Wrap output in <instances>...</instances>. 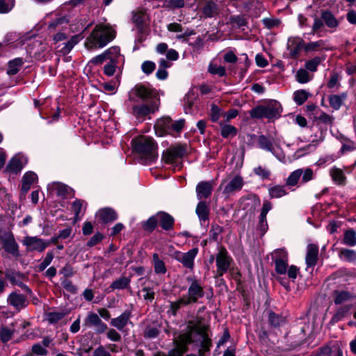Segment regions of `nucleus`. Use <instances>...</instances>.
I'll use <instances>...</instances> for the list:
<instances>
[{
  "label": "nucleus",
  "mask_w": 356,
  "mask_h": 356,
  "mask_svg": "<svg viewBox=\"0 0 356 356\" xmlns=\"http://www.w3.org/2000/svg\"><path fill=\"white\" fill-rule=\"evenodd\" d=\"M194 342L200 343L204 351L209 350L211 343L204 327L197 325L189 327L186 333L180 334L175 341V346L170 351V356H182L188 350L187 346Z\"/></svg>",
  "instance_id": "1"
},
{
  "label": "nucleus",
  "mask_w": 356,
  "mask_h": 356,
  "mask_svg": "<svg viewBox=\"0 0 356 356\" xmlns=\"http://www.w3.org/2000/svg\"><path fill=\"white\" fill-rule=\"evenodd\" d=\"M115 38V31L107 24H97L86 38L85 47L89 49L103 48Z\"/></svg>",
  "instance_id": "2"
},
{
  "label": "nucleus",
  "mask_w": 356,
  "mask_h": 356,
  "mask_svg": "<svg viewBox=\"0 0 356 356\" xmlns=\"http://www.w3.org/2000/svg\"><path fill=\"white\" fill-rule=\"evenodd\" d=\"M134 151L142 159L152 162L158 157L157 145L153 138L141 136L132 140Z\"/></svg>",
  "instance_id": "3"
},
{
  "label": "nucleus",
  "mask_w": 356,
  "mask_h": 356,
  "mask_svg": "<svg viewBox=\"0 0 356 356\" xmlns=\"http://www.w3.org/2000/svg\"><path fill=\"white\" fill-rule=\"evenodd\" d=\"M314 179V172L311 168H300L292 172L287 177L285 186L293 191L299 181L305 184Z\"/></svg>",
  "instance_id": "4"
},
{
  "label": "nucleus",
  "mask_w": 356,
  "mask_h": 356,
  "mask_svg": "<svg viewBox=\"0 0 356 356\" xmlns=\"http://www.w3.org/2000/svg\"><path fill=\"white\" fill-rule=\"evenodd\" d=\"M186 280L190 283L187 294L183 296L186 303L189 305L197 302L200 298L204 296V289L200 282L194 277H187Z\"/></svg>",
  "instance_id": "5"
},
{
  "label": "nucleus",
  "mask_w": 356,
  "mask_h": 356,
  "mask_svg": "<svg viewBox=\"0 0 356 356\" xmlns=\"http://www.w3.org/2000/svg\"><path fill=\"white\" fill-rule=\"evenodd\" d=\"M159 106V99H151L149 102H143V104L134 106L131 113L138 119L144 118L158 111Z\"/></svg>",
  "instance_id": "6"
},
{
  "label": "nucleus",
  "mask_w": 356,
  "mask_h": 356,
  "mask_svg": "<svg viewBox=\"0 0 356 356\" xmlns=\"http://www.w3.org/2000/svg\"><path fill=\"white\" fill-rule=\"evenodd\" d=\"M257 142L261 149L271 152L281 162H285V156L282 150L272 140L261 135L259 136Z\"/></svg>",
  "instance_id": "7"
},
{
  "label": "nucleus",
  "mask_w": 356,
  "mask_h": 356,
  "mask_svg": "<svg viewBox=\"0 0 356 356\" xmlns=\"http://www.w3.org/2000/svg\"><path fill=\"white\" fill-rule=\"evenodd\" d=\"M186 145H176L170 146L163 152L162 161L165 163L173 164L186 154Z\"/></svg>",
  "instance_id": "8"
},
{
  "label": "nucleus",
  "mask_w": 356,
  "mask_h": 356,
  "mask_svg": "<svg viewBox=\"0 0 356 356\" xmlns=\"http://www.w3.org/2000/svg\"><path fill=\"white\" fill-rule=\"evenodd\" d=\"M0 240L2 243V247L6 252L15 257H17L20 255L19 251V245L16 242L14 235L12 232H3L0 236Z\"/></svg>",
  "instance_id": "9"
},
{
  "label": "nucleus",
  "mask_w": 356,
  "mask_h": 356,
  "mask_svg": "<svg viewBox=\"0 0 356 356\" xmlns=\"http://www.w3.org/2000/svg\"><path fill=\"white\" fill-rule=\"evenodd\" d=\"M232 259L225 248H220L216 255L217 275L222 276L229 268Z\"/></svg>",
  "instance_id": "10"
},
{
  "label": "nucleus",
  "mask_w": 356,
  "mask_h": 356,
  "mask_svg": "<svg viewBox=\"0 0 356 356\" xmlns=\"http://www.w3.org/2000/svg\"><path fill=\"white\" fill-rule=\"evenodd\" d=\"M83 326L86 327H94L97 334H102L108 330L107 325L102 321L97 314L92 312L87 314L83 321Z\"/></svg>",
  "instance_id": "11"
},
{
  "label": "nucleus",
  "mask_w": 356,
  "mask_h": 356,
  "mask_svg": "<svg viewBox=\"0 0 356 356\" xmlns=\"http://www.w3.org/2000/svg\"><path fill=\"white\" fill-rule=\"evenodd\" d=\"M7 303L17 312H20L28 306L29 301L25 295L15 290L8 296Z\"/></svg>",
  "instance_id": "12"
},
{
  "label": "nucleus",
  "mask_w": 356,
  "mask_h": 356,
  "mask_svg": "<svg viewBox=\"0 0 356 356\" xmlns=\"http://www.w3.org/2000/svg\"><path fill=\"white\" fill-rule=\"evenodd\" d=\"M29 251L43 252L49 245V242H47L42 238L37 236H26L22 241Z\"/></svg>",
  "instance_id": "13"
},
{
  "label": "nucleus",
  "mask_w": 356,
  "mask_h": 356,
  "mask_svg": "<svg viewBox=\"0 0 356 356\" xmlns=\"http://www.w3.org/2000/svg\"><path fill=\"white\" fill-rule=\"evenodd\" d=\"M243 186V178L241 176L236 175L227 184L222 181L219 186V190H222V193L229 196L236 191H240Z\"/></svg>",
  "instance_id": "14"
},
{
  "label": "nucleus",
  "mask_w": 356,
  "mask_h": 356,
  "mask_svg": "<svg viewBox=\"0 0 356 356\" xmlns=\"http://www.w3.org/2000/svg\"><path fill=\"white\" fill-rule=\"evenodd\" d=\"M197 253L198 249L197 248H194L188 250L187 252H177L175 259L179 262L181 263L184 267L192 270L194 267V259Z\"/></svg>",
  "instance_id": "15"
},
{
  "label": "nucleus",
  "mask_w": 356,
  "mask_h": 356,
  "mask_svg": "<svg viewBox=\"0 0 356 356\" xmlns=\"http://www.w3.org/2000/svg\"><path fill=\"white\" fill-rule=\"evenodd\" d=\"M274 263L275 270L277 274L284 275L287 273V275L290 279L293 280L296 279L297 275L299 273V268L297 266L291 265L289 267V261H280Z\"/></svg>",
  "instance_id": "16"
},
{
  "label": "nucleus",
  "mask_w": 356,
  "mask_h": 356,
  "mask_svg": "<svg viewBox=\"0 0 356 356\" xmlns=\"http://www.w3.org/2000/svg\"><path fill=\"white\" fill-rule=\"evenodd\" d=\"M131 95H134L143 102H149L151 99H158L156 93L151 89L143 86L137 85L131 91L129 99H132Z\"/></svg>",
  "instance_id": "17"
},
{
  "label": "nucleus",
  "mask_w": 356,
  "mask_h": 356,
  "mask_svg": "<svg viewBox=\"0 0 356 356\" xmlns=\"http://www.w3.org/2000/svg\"><path fill=\"white\" fill-rule=\"evenodd\" d=\"M27 162L26 156L21 154H16L9 161L6 170L10 172L17 174L22 170Z\"/></svg>",
  "instance_id": "18"
},
{
  "label": "nucleus",
  "mask_w": 356,
  "mask_h": 356,
  "mask_svg": "<svg viewBox=\"0 0 356 356\" xmlns=\"http://www.w3.org/2000/svg\"><path fill=\"white\" fill-rule=\"evenodd\" d=\"M5 277L9 282L13 284L19 286L24 291H26L29 295L32 293V291L31 289L26 284L22 282L24 279V275L22 273L15 271H6L5 273Z\"/></svg>",
  "instance_id": "19"
},
{
  "label": "nucleus",
  "mask_w": 356,
  "mask_h": 356,
  "mask_svg": "<svg viewBox=\"0 0 356 356\" xmlns=\"http://www.w3.org/2000/svg\"><path fill=\"white\" fill-rule=\"evenodd\" d=\"M266 118L271 120L278 118L281 115L282 111L281 104L276 100H271L266 104L263 105Z\"/></svg>",
  "instance_id": "20"
},
{
  "label": "nucleus",
  "mask_w": 356,
  "mask_h": 356,
  "mask_svg": "<svg viewBox=\"0 0 356 356\" xmlns=\"http://www.w3.org/2000/svg\"><path fill=\"white\" fill-rule=\"evenodd\" d=\"M305 42L299 37H291L288 40L287 47L292 58H297L300 51L304 49Z\"/></svg>",
  "instance_id": "21"
},
{
  "label": "nucleus",
  "mask_w": 356,
  "mask_h": 356,
  "mask_svg": "<svg viewBox=\"0 0 356 356\" xmlns=\"http://www.w3.org/2000/svg\"><path fill=\"white\" fill-rule=\"evenodd\" d=\"M312 115L313 122L318 126L321 124L332 126L334 122V118L332 115L320 109L314 110Z\"/></svg>",
  "instance_id": "22"
},
{
  "label": "nucleus",
  "mask_w": 356,
  "mask_h": 356,
  "mask_svg": "<svg viewBox=\"0 0 356 356\" xmlns=\"http://www.w3.org/2000/svg\"><path fill=\"white\" fill-rule=\"evenodd\" d=\"M131 312L126 310L119 316L112 318L111 321V325L118 330H122L129 323H131Z\"/></svg>",
  "instance_id": "23"
},
{
  "label": "nucleus",
  "mask_w": 356,
  "mask_h": 356,
  "mask_svg": "<svg viewBox=\"0 0 356 356\" xmlns=\"http://www.w3.org/2000/svg\"><path fill=\"white\" fill-rule=\"evenodd\" d=\"M240 204L241 207L243 210L252 211L260 204V200L255 195H250L247 197H242L240 200Z\"/></svg>",
  "instance_id": "24"
},
{
  "label": "nucleus",
  "mask_w": 356,
  "mask_h": 356,
  "mask_svg": "<svg viewBox=\"0 0 356 356\" xmlns=\"http://www.w3.org/2000/svg\"><path fill=\"white\" fill-rule=\"evenodd\" d=\"M197 197L199 200L208 198L212 192V184L211 181H200L196 186Z\"/></svg>",
  "instance_id": "25"
},
{
  "label": "nucleus",
  "mask_w": 356,
  "mask_h": 356,
  "mask_svg": "<svg viewBox=\"0 0 356 356\" xmlns=\"http://www.w3.org/2000/svg\"><path fill=\"white\" fill-rule=\"evenodd\" d=\"M171 123V118L168 117L163 118L159 119L155 126V132L159 136H163L166 134H169L170 128Z\"/></svg>",
  "instance_id": "26"
},
{
  "label": "nucleus",
  "mask_w": 356,
  "mask_h": 356,
  "mask_svg": "<svg viewBox=\"0 0 356 356\" xmlns=\"http://www.w3.org/2000/svg\"><path fill=\"white\" fill-rule=\"evenodd\" d=\"M307 252L305 257V262L307 267H313L316 264L318 255V247L315 244H309L307 245Z\"/></svg>",
  "instance_id": "27"
},
{
  "label": "nucleus",
  "mask_w": 356,
  "mask_h": 356,
  "mask_svg": "<svg viewBox=\"0 0 356 356\" xmlns=\"http://www.w3.org/2000/svg\"><path fill=\"white\" fill-rule=\"evenodd\" d=\"M321 17L325 23V25L331 29V31H335L338 28L340 21L335 16L328 10L323 11Z\"/></svg>",
  "instance_id": "28"
},
{
  "label": "nucleus",
  "mask_w": 356,
  "mask_h": 356,
  "mask_svg": "<svg viewBox=\"0 0 356 356\" xmlns=\"http://www.w3.org/2000/svg\"><path fill=\"white\" fill-rule=\"evenodd\" d=\"M327 49L328 48L326 47V42L323 40L305 43L304 45V51L307 54L322 51Z\"/></svg>",
  "instance_id": "29"
},
{
  "label": "nucleus",
  "mask_w": 356,
  "mask_h": 356,
  "mask_svg": "<svg viewBox=\"0 0 356 356\" xmlns=\"http://www.w3.org/2000/svg\"><path fill=\"white\" fill-rule=\"evenodd\" d=\"M97 216L104 223L113 222L118 218L115 211L111 208H104L99 210Z\"/></svg>",
  "instance_id": "30"
},
{
  "label": "nucleus",
  "mask_w": 356,
  "mask_h": 356,
  "mask_svg": "<svg viewBox=\"0 0 356 356\" xmlns=\"http://www.w3.org/2000/svg\"><path fill=\"white\" fill-rule=\"evenodd\" d=\"M156 218L163 229L169 230L172 228L174 218L169 214L164 212H159L156 214Z\"/></svg>",
  "instance_id": "31"
},
{
  "label": "nucleus",
  "mask_w": 356,
  "mask_h": 356,
  "mask_svg": "<svg viewBox=\"0 0 356 356\" xmlns=\"http://www.w3.org/2000/svg\"><path fill=\"white\" fill-rule=\"evenodd\" d=\"M48 188L55 191L58 196L65 197L71 191L67 185L60 182H53L48 185Z\"/></svg>",
  "instance_id": "32"
},
{
  "label": "nucleus",
  "mask_w": 356,
  "mask_h": 356,
  "mask_svg": "<svg viewBox=\"0 0 356 356\" xmlns=\"http://www.w3.org/2000/svg\"><path fill=\"white\" fill-rule=\"evenodd\" d=\"M333 296L334 302L336 305L346 303L353 298V296L351 293L345 291H334Z\"/></svg>",
  "instance_id": "33"
},
{
  "label": "nucleus",
  "mask_w": 356,
  "mask_h": 356,
  "mask_svg": "<svg viewBox=\"0 0 356 356\" xmlns=\"http://www.w3.org/2000/svg\"><path fill=\"white\" fill-rule=\"evenodd\" d=\"M330 175L335 184L338 185L345 184L346 176L341 169L333 167L330 170Z\"/></svg>",
  "instance_id": "34"
},
{
  "label": "nucleus",
  "mask_w": 356,
  "mask_h": 356,
  "mask_svg": "<svg viewBox=\"0 0 356 356\" xmlns=\"http://www.w3.org/2000/svg\"><path fill=\"white\" fill-rule=\"evenodd\" d=\"M145 13L143 12L133 13L132 21L133 23L135 24L137 31L139 33H143L145 32Z\"/></svg>",
  "instance_id": "35"
},
{
  "label": "nucleus",
  "mask_w": 356,
  "mask_h": 356,
  "mask_svg": "<svg viewBox=\"0 0 356 356\" xmlns=\"http://www.w3.org/2000/svg\"><path fill=\"white\" fill-rule=\"evenodd\" d=\"M131 277H120L116 280L113 281L110 285L112 290L115 289H128L130 286Z\"/></svg>",
  "instance_id": "36"
},
{
  "label": "nucleus",
  "mask_w": 356,
  "mask_h": 356,
  "mask_svg": "<svg viewBox=\"0 0 356 356\" xmlns=\"http://www.w3.org/2000/svg\"><path fill=\"white\" fill-rule=\"evenodd\" d=\"M83 38V36L81 34H77L72 36L67 42L64 43V47L61 49L60 51L63 54H68Z\"/></svg>",
  "instance_id": "37"
},
{
  "label": "nucleus",
  "mask_w": 356,
  "mask_h": 356,
  "mask_svg": "<svg viewBox=\"0 0 356 356\" xmlns=\"http://www.w3.org/2000/svg\"><path fill=\"white\" fill-rule=\"evenodd\" d=\"M346 97L347 95L344 92L341 95H332L329 97V104L333 109L337 111L341 108Z\"/></svg>",
  "instance_id": "38"
},
{
  "label": "nucleus",
  "mask_w": 356,
  "mask_h": 356,
  "mask_svg": "<svg viewBox=\"0 0 356 356\" xmlns=\"http://www.w3.org/2000/svg\"><path fill=\"white\" fill-rule=\"evenodd\" d=\"M195 211L201 221H206L208 220L209 208L204 201H200L197 205Z\"/></svg>",
  "instance_id": "39"
},
{
  "label": "nucleus",
  "mask_w": 356,
  "mask_h": 356,
  "mask_svg": "<svg viewBox=\"0 0 356 356\" xmlns=\"http://www.w3.org/2000/svg\"><path fill=\"white\" fill-rule=\"evenodd\" d=\"M152 257L154 272L156 274H165L167 270L163 261L160 259L157 253H154Z\"/></svg>",
  "instance_id": "40"
},
{
  "label": "nucleus",
  "mask_w": 356,
  "mask_h": 356,
  "mask_svg": "<svg viewBox=\"0 0 356 356\" xmlns=\"http://www.w3.org/2000/svg\"><path fill=\"white\" fill-rule=\"evenodd\" d=\"M286 186L275 185L268 189V194L270 198H280L287 194Z\"/></svg>",
  "instance_id": "41"
},
{
  "label": "nucleus",
  "mask_w": 356,
  "mask_h": 356,
  "mask_svg": "<svg viewBox=\"0 0 356 356\" xmlns=\"http://www.w3.org/2000/svg\"><path fill=\"white\" fill-rule=\"evenodd\" d=\"M24 63L23 59L21 58H15L8 63V68L7 73L9 75L16 74L20 70Z\"/></svg>",
  "instance_id": "42"
},
{
  "label": "nucleus",
  "mask_w": 356,
  "mask_h": 356,
  "mask_svg": "<svg viewBox=\"0 0 356 356\" xmlns=\"http://www.w3.org/2000/svg\"><path fill=\"white\" fill-rule=\"evenodd\" d=\"M272 259L274 262L289 261L288 252L284 248L274 250L272 254Z\"/></svg>",
  "instance_id": "43"
},
{
  "label": "nucleus",
  "mask_w": 356,
  "mask_h": 356,
  "mask_svg": "<svg viewBox=\"0 0 356 356\" xmlns=\"http://www.w3.org/2000/svg\"><path fill=\"white\" fill-rule=\"evenodd\" d=\"M220 134L225 138H233L237 134V129L230 124H220Z\"/></svg>",
  "instance_id": "44"
},
{
  "label": "nucleus",
  "mask_w": 356,
  "mask_h": 356,
  "mask_svg": "<svg viewBox=\"0 0 356 356\" xmlns=\"http://www.w3.org/2000/svg\"><path fill=\"white\" fill-rule=\"evenodd\" d=\"M185 120L183 119L174 121L171 119V123L170 124V133L169 135L176 136L183 129L184 126Z\"/></svg>",
  "instance_id": "45"
},
{
  "label": "nucleus",
  "mask_w": 356,
  "mask_h": 356,
  "mask_svg": "<svg viewBox=\"0 0 356 356\" xmlns=\"http://www.w3.org/2000/svg\"><path fill=\"white\" fill-rule=\"evenodd\" d=\"M184 0H165L163 3V8L167 10H174L184 7Z\"/></svg>",
  "instance_id": "46"
},
{
  "label": "nucleus",
  "mask_w": 356,
  "mask_h": 356,
  "mask_svg": "<svg viewBox=\"0 0 356 356\" xmlns=\"http://www.w3.org/2000/svg\"><path fill=\"white\" fill-rule=\"evenodd\" d=\"M104 53L107 56V60H110L111 62L117 63L118 58L120 56V50L117 46L110 47Z\"/></svg>",
  "instance_id": "47"
},
{
  "label": "nucleus",
  "mask_w": 356,
  "mask_h": 356,
  "mask_svg": "<svg viewBox=\"0 0 356 356\" xmlns=\"http://www.w3.org/2000/svg\"><path fill=\"white\" fill-rule=\"evenodd\" d=\"M324 26H325V23L323 20L322 17L321 16V17H315L314 19V23H313V25L312 27L311 34H312V35L317 34L319 36H321V35L319 33L323 29Z\"/></svg>",
  "instance_id": "48"
},
{
  "label": "nucleus",
  "mask_w": 356,
  "mask_h": 356,
  "mask_svg": "<svg viewBox=\"0 0 356 356\" xmlns=\"http://www.w3.org/2000/svg\"><path fill=\"white\" fill-rule=\"evenodd\" d=\"M204 14L209 17H212L218 13V6L213 1H208L204 8Z\"/></svg>",
  "instance_id": "49"
},
{
  "label": "nucleus",
  "mask_w": 356,
  "mask_h": 356,
  "mask_svg": "<svg viewBox=\"0 0 356 356\" xmlns=\"http://www.w3.org/2000/svg\"><path fill=\"white\" fill-rule=\"evenodd\" d=\"M339 257L346 261L353 262L356 261V251L349 249H343L340 252Z\"/></svg>",
  "instance_id": "50"
},
{
  "label": "nucleus",
  "mask_w": 356,
  "mask_h": 356,
  "mask_svg": "<svg viewBox=\"0 0 356 356\" xmlns=\"http://www.w3.org/2000/svg\"><path fill=\"white\" fill-rule=\"evenodd\" d=\"M324 60V58L316 56L311 60H307L305 63V67L307 70L311 72H316L317 70L318 65Z\"/></svg>",
  "instance_id": "51"
},
{
  "label": "nucleus",
  "mask_w": 356,
  "mask_h": 356,
  "mask_svg": "<svg viewBox=\"0 0 356 356\" xmlns=\"http://www.w3.org/2000/svg\"><path fill=\"white\" fill-rule=\"evenodd\" d=\"M309 97V93L304 90H297L293 93V100L298 105L304 104Z\"/></svg>",
  "instance_id": "52"
},
{
  "label": "nucleus",
  "mask_w": 356,
  "mask_h": 356,
  "mask_svg": "<svg viewBox=\"0 0 356 356\" xmlns=\"http://www.w3.org/2000/svg\"><path fill=\"white\" fill-rule=\"evenodd\" d=\"M343 243L349 246H355L356 245V234L353 229L345 232Z\"/></svg>",
  "instance_id": "53"
},
{
  "label": "nucleus",
  "mask_w": 356,
  "mask_h": 356,
  "mask_svg": "<svg viewBox=\"0 0 356 356\" xmlns=\"http://www.w3.org/2000/svg\"><path fill=\"white\" fill-rule=\"evenodd\" d=\"M188 303H186L185 298L184 296L180 298L178 300L172 302L170 303V312H172L173 316L177 314V311L184 306L188 305Z\"/></svg>",
  "instance_id": "54"
},
{
  "label": "nucleus",
  "mask_w": 356,
  "mask_h": 356,
  "mask_svg": "<svg viewBox=\"0 0 356 356\" xmlns=\"http://www.w3.org/2000/svg\"><path fill=\"white\" fill-rule=\"evenodd\" d=\"M66 314L63 312H52L47 314V319L50 323H56L60 321Z\"/></svg>",
  "instance_id": "55"
},
{
  "label": "nucleus",
  "mask_w": 356,
  "mask_h": 356,
  "mask_svg": "<svg viewBox=\"0 0 356 356\" xmlns=\"http://www.w3.org/2000/svg\"><path fill=\"white\" fill-rule=\"evenodd\" d=\"M250 115L252 118H266L265 111L263 105L257 106L250 111Z\"/></svg>",
  "instance_id": "56"
},
{
  "label": "nucleus",
  "mask_w": 356,
  "mask_h": 356,
  "mask_svg": "<svg viewBox=\"0 0 356 356\" xmlns=\"http://www.w3.org/2000/svg\"><path fill=\"white\" fill-rule=\"evenodd\" d=\"M14 331L8 327H2L0 330V339L3 343H6L12 338Z\"/></svg>",
  "instance_id": "57"
},
{
  "label": "nucleus",
  "mask_w": 356,
  "mask_h": 356,
  "mask_svg": "<svg viewBox=\"0 0 356 356\" xmlns=\"http://www.w3.org/2000/svg\"><path fill=\"white\" fill-rule=\"evenodd\" d=\"M209 72L212 74H217L219 76H224L226 74L225 68L222 66L210 64L209 66Z\"/></svg>",
  "instance_id": "58"
},
{
  "label": "nucleus",
  "mask_w": 356,
  "mask_h": 356,
  "mask_svg": "<svg viewBox=\"0 0 356 356\" xmlns=\"http://www.w3.org/2000/svg\"><path fill=\"white\" fill-rule=\"evenodd\" d=\"M61 286L68 292L75 293L76 292V287L73 284L72 281L65 279L60 278Z\"/></svg>",
  "instance_id": "59"
},
{
  "label": "nucleus",
  "mask_w": 356,
  "mask_h": 356,
  "mask_svg": "<svg viewBox=\"0 0 356 356\" xmlns=\"http://www.w3.org/2000/svg\"><path fill=\"white\" fill-rule=\"evenodd\" d=\"M296 76L297 81L301 83H307L310 80V76L307 70H299L297 72Z\"/></svg>",
  "instance_id": "60"
},
{
  "label": "nucleus",
  "mask_w": 356,
  "mask_h": 356,
  "mask_svg": "<svg viewBox=\"0 0 356 356\" xmlns=\"http://www.w3.org/2000/svg\"><path fill=\"white\" fill-rule=\"evenodd\" d=\"M54 254L51 251L48 252L46 254L45 258L38 266L39 270H44L51 264L54 259Z\"/></svg>",
  "instance_id": "61"
},
{
  "label": "nucleus",
  "mask_w": 356,
  "mask_h": 356,
  "mask_svg": "<svg viewBox=\"0 0 356 356\" xmlns=\"http://www.w3.org/2000/svg\"><path fill=\"white\" fill-rule=\"evenodd\" d=\"M356 149V143L349 139H344L343 145L341 147V152L343 153L351 152Z\"/></svg>",
  "instance_id": "62"
},
{
  "label": "nucleus",
  "mask_w": 356,
  "mask_h": 356,
  "mask_svg": "<svg viewBox=\"0 0 356 356\" xmlns=\"http://www.w3.org/2000/svg\"><path fill=\"white\" fill-rule=\"evenodd\" d=\"M269 322L273 327L280 326L283 322V319L275 313L270 312L268 316Z\"/></svg>",
  "instance_id": "63"
},
{
  "label": "nucleus",
  "mask_w": 356,
  "mask_h": 356,
  "mask_svg": "<svg viewBox=\"0 0 356 356\" xmlns=\"http://www.w3.org/2000/svg\"><path fill=\"white\" fill-rule=\"evenodd\" d=\"M158 222V218L156 216L150 217L146 222L143 224V228L147 231H152L156 226Z\"/></svg>",
  "instance_id": "64"
}]
</instances>
